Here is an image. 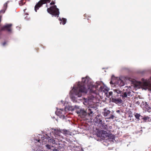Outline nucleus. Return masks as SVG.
<instances>
[{
    "label": "nucleus",
    "mask_w": 151,
    "mask_h": 151,
    "mask_svg": "<svg viewBox=\"0 0 151 151\" xmlns=\"http://www.w3.org/2000/svg\"><path fill=\"white\" fill-rule=\"evenodd\" d=\"M103 83L102 81H97L93 85L91 78L86 76L82 78V81L79 82L74 85L72 90L70 91V93L71 101L74 103L78 102V100H81L78 99L83 94H86L88 91L90 93H95V91L99 89V92H103L106 97L111 98L113 102L116 104H120L122 102V100L119 96L124 99L127 96H132L131 92L129 88H125L122 91L118 88L113 89V92H108V90L103 86Z\"/></svg>",
    "instance_id": "1"
},
{
    "label": "nucleus",
    "mask_w": 151,
    "mask_h": 151,
    "mask_svg": "<svg viewBox=\"0 0 151 151\" xmlns=\"http://www.w3.org/2000/svg\"><path fill=\"white\" fill-rule=\"evenodd\" d=\"M68 110L73 111L75 112L78 114V116L82 118H91V117L98 111L97 109L94 106L89 107L86 110H84L79 106L75 105L74 106H69Z\"/></svg>",
    "instance_id": "2"
},
{
    "label": "nucleus",
    "mask_w": 151,
    "mask_h": 151,
    "mask_svg": "<svg viewBox=\"0 0 151 151\" xmlns=\"http://www.w3.org/2000/svg\"><path fill=\"white\" fill-rule=\"evenodd\" d=\"M110 83L112 87L116 88L123 86L125 85L124 81L121 78H116L114 76H112Z\"/></svg>",
    "instance_id": "3"
},
{
    "label": "nucleus",
    "mask_w": 151,
    "mask_h": 151,
    "mask_svg": "<svg viewBox=\"0 0 151 151\" xmlns=\"http://www.w3.org/2000/svg\"><path fill=\"white\" fill-rule=\"evenodd\" d=\"M93 135L95 136L94 137L95 138L96 137L98 141L104 140L106 138L113 140L115 138V136L114 134H108V133H95V134Z\"/></svg>",
    "instance_id": "4"
},
{
    "label": "nucleus",
    "mask_w": 151,
    "mask_h": 151,
    "mask_svg": "<svg viewBox=\"0 0 151 151\" xmlns=\"http://www.w3.org/2000/svg\"><path fill=\"white\" fill-rule=\"evenodd\" d=\"M142 80V83L139 82V84L142 86V88L151 91V77L148 80H145L143 79Z\"/></svg>",
    "instance_id": "5"
},
{
    "label": "nucleus",
    "mask_w": 151,
    "mask_h": 151,
    "mask_svg": "<svg viewBox=\"0 0 151 151\" xmlns=\"http://www.w3.org/2000/svg\"><path fill=\"white\" fill-rule=\"evenodd\" d=\"M46 137H45V139H48L47 144L45 145L46 147L48 150H52L51 148L54 147L55 143V140L53 138H51L47 134H45Z\"/></svg>",
    "instance_id": "6"
},
{
    "label": "nucleus",
    "mask_w": 151,
    "mask_h": 151,
    "mask_svg": "<svg viewBox=\"0 0 151 151\" xmlns=\"http://www.w3.org/2000/svg\"><path fill=\"white\" fill-rule=\"evenodd\" d=\"M48 13L55 17H58L59 14V9L57 8L56 5H54L47 9Z\"/></svg>",
    "instance_id": "7"
},
{
    "label": "nucleus",
    "mask_w": 151,
    "mask_h": 151,
    "mask_svg": "<svg viewBox=\"0 0 151 151\" xmlns=\"http://www.w3.org/2000/svg\"><path fill=\"white\" fill-rule=\"evenodd\" d=\"M68 107L65 106L64 109H57L55 112V114L58 116H59L60 118L64 119L66 116V115H65V112L68 110Z\"/></svg>",
    "instance_id": "8"
},
{
    "label": "nucleus",
    "mask_w": 151,
    "mask_h": 151,
    "mask_svg": "<svg viewBox=\"0 0 151 151\" xmlns=\"http://www.w3.org/2000/svg\"><path fill=\"white\" fill-rule=\"evenodd\" d=\"M102 118V116L101 114H98L96 116L94 119H93V121L95 123L102 125V127L103 128H104V127L105 129H106L107 127V126L106 125H105V126H104L103 124Z\"/></svg>",
    "instance_id": "9"
},
{
    "label": "nucleus",
    "mask_w": 151,
    "mask_h": 151,
    "mask_svg": "<svg viewBox=\"0 0 151 151\" xmlns=\"http://www.w3.org/2000/svg\"><path fill=\"white\" fill-rule=\"evenodd\" d=\"M51 0H40L35 5V10L36 12H37L40 7L42 6L43 4L50 3Z\"/></svg>",
    "instance_id": "10"
},
{
    "label": "nucleus",
    "mask_w": 151,
    "mask_h": 151,
    "mask_svg": "<svg viewBox=\"0 0 151 151\" xmlns=\"http://www.w3.org/2000/svg\"><path fill=\"white\" fill-rule=\"evenodd\" d=\"M104 112L102 113L104 116H108L107 118L109 119H113L115 117L114 116L111 114L109 116V114H110V111L106 108H104Z\"/></svg>",
    "instance_id": "11"
},
{
    "label": "nucleus",
    "mask_w": 151,
    "mask_h": 151,
    "mask_svg": "<svg viewBox=\"0 0 151 151\" xmlns=\"http://www.w3.org/2000/svg\"><path fill=\"white\" fill-rule=\"evenodd\" d=\"M52 130L53 131H51V132H67V131L65 129H61L59 128H55V129H53V128H50L49 129H47V130H46L47 131H50V132H51V130Z\"/></svg>",
    "instance_id": "12"
},
{
    "label": "nucleus",
    "mask_w": 151,
    "mask_h": 151,
    "mask_svg": "<svg viewBox=\"0 0 151 151\" xmlns=\"http://www.w3.org/2000/svg\"><path fill=\"white\" fill-rule=\"evenodd\" d=\"M12 24H6L3 26L2 28V30H6L8 32L11 33L12 29H11L10 27L12 26Z\"/></svg>",
    "instance_id": "13"
},
{
    "label": "nucleus",
    "mask_w": 151,
    "mask_h": 151,
    "mask_svg": "<svg viewBox=\"0 0 151 151\" xmlns=\"http://www.w3.org/2000/svg\"><path fill=\"white\" fill-rule=\"evenodd\" d=\"M142 104H143V107L147 110H151V107L148 105L147 102L142 101Z\"/></svg>",
    "instance_id": "14"
},
{
    "label": "nucleus",
    "mask_w": 151,
    "mask_h": 151,
    "mask_svg": "<svg viewBox=\"0 0 151 151\" xmlns=\"http://www.w3.org/2000/svg\"><path fill=\"white\" fill-rule=\"evenodd\" d=\"M9 3V1H7L6 3H5L4 5L3 9L0 11V13H4L5 12V10H6V9L7 6V4Z\"/></svg>",
    "instance_id": "15"
},
{
    "label": "nucleus",
    "mask_w": 151,
    "mask_h": 151,
    "mask_svg": "<svg viewBox=\"0 0 151 151\" xmlns=\"http://www.w3.org/2000/svg\"><path fill=\"white\" fill-rule=\"evenodd\" d=\"M90 100L84 98L83 99V103L84 105L87 106L88 105L90 104Z\"/></svg>",
    "instance_id": "16"
},
{
    "label": "nucleus",
    "mask_w": 151,
    "mask_h": 151,
    "mask_svg": "<svg viewBox=\"0 0 151 151\" xmlns=\"http://www.w3.org/2000/svg\"><path fill=\"white\" fill-rule=\"evenodd\" d=\"M59 20L60 24H62L63 25H64L65 24L67 20L65 18H62V19L60 18Z\"/></svg>",
    "instance_id": "17"
},
{
    "label": "nucleus",
    "mask_w": 151,
    "mask_h": 151,
    "mask_svg": "<svg viewBox=\"0 0 151 151\" xmlns=\"http://www.w3.org/2000/svg\"><path fill=\"white\" fill-rule=\"evenodd\" d=\"M143 120L145 122L149 121L151 120V118H150L148 116H145L144 117L142 118Z\"/></svg>",
    "instance_id": "18"
},
{
    "label": "nucleus",
    "mask_w": 151,
    "mask_h": 151,
    "mask_svg": "<svg viewBox=\"0 0 151 151\" xmlns=\"http://www.w3.org/2000/svg\"><path fill=\"white\" fill-rule=\"evenodd\" d=\"M134 116L137 119V120L139 121V117L141 116V115L139 114L136 113L134 115Z\"/></svg>",
    "instance_id": "19"
},
{
    "label": "nucleus",
    "mask_w": 151,
    "mask_h": 151,
    "mask_svg": "<svg viewBox=\"0 0 151 151\" xmlns=\"http://www.w3.org/2000/svg\"><path fill=\"white\" fill-rule=\"evenodd\" d=\"M54 136L55 137V139L56 138L57 139L58 138H59V137H60L59 134L60 133H54Z\"/></svg>",
    "instance_id": "20"
},
{
    "label": "nucleus",
    "mask_w": 151,
    "mask_h": 151,
    "mask_svg": "<svg viewBox=\"0 0 151 151\" xmlns=\"http://www.w3.org/2000/svg\"><path fill=\"white\" fill-rule=\"evenodd\" d=\"M64 134H65V135H67V136L68 137V135H71V134H70V133H63Z\"/></svg>",
    "instance_id": "21"
},
{
    "label": "nucleus",
    "mask_w": 151,
    "mask_h": 151,
    "mask_svg": "<svg viewBox=\"0 0 151 151\" xmlns=\"http://www.w3.org/2000/svg\"><path fill=\"white\" fill-rule=\"evenodd\" d=\"M22 0L19 2V4L20 5L22 6V5L23 4V3L22 2Z\"/></svg>",
    "instance_id": "22"
},
{
    "label": "nucleus",
    "mask_w": 151,
    "mask_h": 151,
    "mask_svg": "<svg viewBox=\"0 0 151 151\" xmlns=\"http://www.w3.org/2000/svg\"><path fill=\"white\" fill-rule=\"evenodd\" d=\"M54 4H55V2L53 1H52V2H51L50 4V5H53Z\"/></svg>",
    "instance_id": "23"
},
{
    "label": "nucleus",
    "mask_w": 151,
    "mask_h": 151,
    "mask_svg": "<svg viewBox=\"0 0 151 151\" xmlns=\"http://www.w3.org/2000/svg\"><path fill=\"white\" fill-rule=\"evenodd\" d=\"M52 150L53 151H59V150L57 149H56L55 148H54L53 149H52Z\"/></svg>",
    "instance_id": "24"
},
{
    "label": "nucleus",
    "mask_w": 151,
    "mask_h": 151,
    "mask_svg": "<svg viewBox=\"0 0 151 151\" xmlns=\"http://www.w3.org/2000/svg\"><path fill=\"white\" fill-rule=\"evenodd\" d=\"M6 42H4L3 44H2V45L3 46H5V45H6Z\"/></svg>",
    "instance_id": "25"
},
{
    "label": "nucleus",
    "mask_w": 151,
    "mask_h": 151,
    "mask_svg": "<svg viewBox=\"0 0 151 151\" xmlns=\"http://www.w3.org/2000/svg\"><path fill=\"white\" fill-rule=\"evenodd\" d=\"M120 111L119 110H118L116 111V112L118 113H120Z\"/></svg>",
    "instance_id": "26"
},
{
    "label": "nucleus",
    "mask_w": 151,
    "mask_h": 151,
    "mask_svg": "<svg viewBox=\"0 0 151 151\" xmlns=\"http://www.w3.org/2000/svg\"><path fill=\"white\" fill-rule=\"evenodd\" d=\"M102 132H106V131H104V130H102Z\"/></svg>",
    "instance_id": "27"
},
{
    "label": "nucleus",
    "mask_w": 151,
    "mask_h": 151,
    "mask_svg": "<svg viewBox=\"0 0 151 151\" xmlns=\"http://www.w3.org/2000/svg\"><path fill=\"white\" fill-rule=\"evenodd\" d=\"M61 102L62 103V104H63V101H61Z\"/></svg>",
    "instance_id": "28"
},
{
    "label": "nucleus",
    "mask_w": 151,
    "mask_h": 151,
    "mask_svg": "<svg viewBox=\"0 0 151 151\" xmlns=\"http://www.w3.org/2000/svg\"><path fill=\"white\" fill-rule=\"evenodd\" d=\"M84 16L85 17H86V14H85L84 15Z\"/></svg>",
    "instance_id": "29"
},
{
    "label": "nucleus",
    "mask_w": 151,
    "mask_h": 151,
    "mask_svg": "<svg viewBox=\"0 0 151 151\" xmlns=\"http://www.w3.org/2000/svg\"><path fill=\"white\" fill-rule=\"evenodd\" d=\"M140 131H142H142H143V130H142V129H141V130H140Z\"/></svg>",
    "instance_id": "30"
},
{
    "label": "nucleus",
    "mask_w": 151,
    "mask_h": 151,
    "mask_svg": "<svg viewBox=\"0 0 151 151\" xmlns=\"http://www.w3.org/2000/svg\"><path fill=\"white\" fill-rule=\"evenodd\" d=\"M46 7H47V5H46Z\"/></svg>",
    "instance_id": "31"
},
{
    "label": "nucleus",
    "mask_w": 151,
    "mask_h": 151,
    "mask_svg": "<svg viewBox=\"0 0 151 151\" xmlns=\"http://www.w3.org/2000/svg\"><path fill=\"white\" fill-rule=\"evenodd\" d=\"M56 121H58V120H57V119H56Z\"/></svg>",
    "instance_id": "32"
},
{
    "label": "nucleus",
    "mask_w": 151,
    "mask_h": 151,
    "mask_svg": "<svg viewBox=\"0 0 151 151\" xmlns=\"http://www.w3.org/2000/svg\"><path fill=\"white\" fill-rule=\"evenodd\" d=\"M97 132H98V131H97Z\"/></svg>",
    "instance_id": "33"
}]
</instances>
